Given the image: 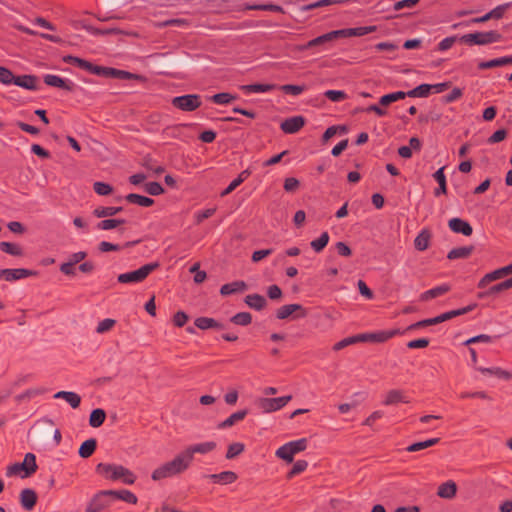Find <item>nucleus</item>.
<instances>
[{
    "label": "nucleus",
    "instance_id": "6e6552de",
    "mask_svg": "<svg viewBox=\"0 0 512 512\" xmlns=\"http://www.w3.org/2000/svg\"><path fill=\"white\" fill-rule=\"evenodd\" d=\"M215 448H216V443L214 441H207V442L190 445L184 451H182L181 454L184 457L185 461L187 462L188 466L190 467V465L194 459V454H196V453L207 454V453L213 451Z\"/></svg>",
    "mask_w": 512,
    "mask_h": 512
},
{
    "label": "nucleus",
    "instance_id": "a211bd4d",
    "mask_svg": "<svg viewBox=\"0 0 512 512\" xmlns=\"http://www.w3.org/2000/svg\"><path fill=\"white\" fill-rule=\"evenodd\" d=\"M20 503L25 510L31 511L37 503L36 492L31 488L23 489L20 493Z\"/></svg>",
    "mask_w": 512,
    "mask_h": 512
},
{
    "label": "nucleus",
    "instance_id": "4be33fe9",
    "mask_svg": "<svg viewBox=\"0 0 512 512\" xmlns=\"http://www.w3.org/2000/svg\"><path fill=\"white\" fill-rule=\"evenodd\" d=\"M476 306H477V304L474 303V304L468 305V306L460 308V309L451 310V311L442 313V314H440V315L435 317L436 318V322H437V324H439V323H442L444 321L453 319V318H455L457 316L464 315V314L472 311Z\"/></svg>",
    "mask_w": 512,
    "mask_h": 512
},
{
    "label": "nucleus",
    "instance_id": "3c124183",
    "mask_svg": "<svg viewBox=\"0 0 512 512\" xmlns=\"http://www.w3.org/2000/svg\"><path fill=\"white\" fill-rule=\"evenodd\" d=\"M245 449V446L243 443L235 442L228 446L227 452H226V458L231 460L239 456Z\"/></svg>",
    "mask_w": 512,
    "mask_h": 512
},
{
    "label": "nucleus",
    "instance_id": "09e8293b",
    "mask_svg": "<svg viewBox=\"0 0 512 512\" xmlns=\"http://www.w3.org/2000/svg\"><path fill=\"white\" fill-rule=\"evenodd\" d=\"M210 99L215 104L224 105V104H229L233 100L237 99V96L232 95L227 92H221V93L214 94L213 96H211Z\"/></svg>",
    "mask_w": 512,
    "mask_h": 512
},
{
    "label": "nucleus",
    "instance_id": "79ce46f5",
    "mask_svg": "<svg viewBox=\"0 0 512 512\" xmlns=\"http://www.w3.org/2000/svg\"><path fill=\"white\" fill-rule=\"evenodd\" d=\"M405 97H406V92H403V91L389 93V94L383 95L380 98L379 104L382 106H387L395 101L402 100Z\"/></svg>",
    "mask_w": 512,
    "mask_h": 512
},
{
    "label": "nucleus",
    "instance_id": "bb28decb",
    "mask_svg": "<svg viewBox=\"0 0 512 512\" xmlns=\"http://www.w3.org/2000/svg\"><path fill=\"white\" fill-rule=\"evenodd\" d=\"M457 492V485L454 481L449 480L445 483H442L438 487L437 495L444 499H452L455 497Z\"/></svg>",
    "mask_w": 512,
    "mask_h": 512
},
{
    "label": "nucleus",
    "instance_id": "412c9836",
    "mask_svg": "<svg viewBox=\"0 0 512 512\" xmlns=\"http://www.w3.org/2000/svg\"><path fill=\"white\" fill-rule=\"evenodd\" d=\"M337 38H339L338 32H337V30H334V31L328 32L326 34H323L321 36H318V37L308 41L305 45H303L301 47V49L306 50V49H310V48H313L316 46L324 45L325 43L330 42Z\"/></svg>",
    "mask_w": 512,
    "mask_h": 512
},
{
    "label": "nucleus",
    "instance_id": "a18cd8bd",
    "mask_svg": "<svg viewBox=\"0 0 512 512\" xmlns=\"http://www.w3.org/2000/svg\"><path fill=\"white\" fill-rule=\"evenodd\" d=\"M230 321L235 325L247 326L252 322V315L249 312H239L232 316Z\"/></svg>",
    "mask_w": 512,
    "mask_h": 512
},
{
    "label": "nucleus",
    "instance_id": "f704fd0d",
    "mask_svg": "<svg viewBox=\"0 0 512 512\" xmlns=\"http://www.w3.org/2000/svg\"><path fill=\"white\" fill-rule=\"evenodd\" d=\"M106 419V412L101 408L92 410L89 416V425L93 428L100 427Z\"/></svg>",
    "mask_w": 512,
    "mask_h": 512
},
{
    "label": "nucleus",
    "instance_id": "e433bc0d",
    "mask_svg": "<svg viewBox=\"0 0 512 512\" xmlns=\"http://www.w3.org/2000/svg\"><path fill=\"white\" fill-rule=\"evenodd\" d=\"M431 234L428 230H422L414 240V246L419 251H424L429 247Z\"/></svg>",
    "mask_w": 512,
    "mask_h": 512
},
{
    "label": "nucleus",
    "instance_id": "a19ab883",
    "mask_svg": "<svg viewBox=\"0 0 512 512\" xmlns=\"http://www.w3.org/2000/svg\"><path fill=\"white\" fill-rule=\"evenodd\" d=\"M130 204H135L141 207H150L154 204V200L147 196L130 193Z\"/></svg>",
    "mask_w": 512,
    "mask_h": 512
},
{
    "label": "nucleus",
    "instance_id": "393cba45",
    "mask_svg": "<svg viewBox=\"0 0 512 512\" xmlns=\"http://www.w3.org/2000/svg\"><path fill=\"white\" fill-rule=\"evenodd\" d=\"M20 465H24V468L22 469L24 471V475H22V478H27L34 474L37 471V464H36V456L29 452L26 453L24 456V460Z\"/></svg>",
    "mask_w": 512,
    "mask_h": 512
},
{
    "label": "nucleus",
    "instance_id": "774afa93",
    "mask_svg": "<svg viewBox=\"0 0 512 512\" xmlns=\"http://www.w3.org/2000/svg\"><path fill=\"white\" fill-rule=\"evenodd\" d=\"M507 137V131L505 129L496 130L488 139L489 144H495L503 141Z\"/></svg>",
    "mask_w": 512,
    "mask_h": 512
},
{
    "label": "nucleus",
    "instance_id": "680f3d73",
    "mask_svg": "<svg viewBox=\"0 0 512 512\" xmlns=\"http://www.w3.org/2000/svg\"><path fill=\"white\" fill-rule=\"evenodd\" d=\"M93 189L98 195L101 196L109 195L113 191V188L110 184L99 181L93 184Z\"/></svg>",
    "mask_w": 512,
    "mask_h": 512
},
{
    "label": "nucleus",
    "instance_id": "9b49d317",
    "mask_svg": "<svg viewBox=\"0 0 512 512\" xmlns=\"http://www.w3.org/2000/svg\"><path fill=\"white\" fill-rule=\"evenodd\" d=\"M37 271L29 270L25 268L16 269H0V278L4 277L6 281H15L29 276L37 275Z\"/></svg>",
    "mask_w": 512,
    "mask_h": 512
},
{
    "label": "nucleus",
    "instance_id": "69168bd1",
    "mask_svg": "<svg viewBox=\"0 0 512 512\" xmlns=\"http://www.w3.org/2000/svg\"><path fill=\"white\" fill-rule=\"evenodd\" d=\"M13 80V73L8 68L0 66V82L5 85H10L13 83Z\"/></svg>",
    "mask_w": 512,
    "mask_h": 512
},
{
    "label": "nucleus",
    "instance_id": "7c9ffc66",
    "mask_svg": "<svg viewBox=\"0 0 512 512\" xmlns=\"http://www.w3.org/2000/svg\"><path fill=\"white\" fill-rule=\"evenodd\" d=\"M97 448V440L95 438H90L85 440L79 447L78 454L81 458H89L93 455Z\"/></svg>",
    "mask_w": 512,
    "mask_h": 512
},
{
    "label": "nucleus",
    "instance_id": "f8f14e48",
    "mask_svg": "<svg viewBox=\"0 0 512 512\" xmlns=\"http://www.w3.org/2000/svg\"><path fill=\"white\" fill-rule=\"evenodd\" d=\"M43 81L48 86L57 87L68 92H72L75 89V84L72 81L63 79L57 75L47 74L43 77Z\"/></svg>",
    "mask_w": 512,
    "mask_h": 512
},
{
    "label": "nucleus",
    "instance_id": "de8ad7c7",
    "mask_svg": "<svg viewBox=\"0 0 512 512\" xmlns=\"http://www.w3.org/2000/svg\"><path fill=\"white\" fill-rule=\"evenodd\" d=\"M328 242L329 234L328 232H323L319 238L311 241L310 245L315 252L319 253L327 246Z\"/></svg>",
    "mask_w": 512,
    "mask_h": 512
},
{
    "label": "nucleus",
    "instance_id": "5701e85b",
    "mask_svg": "<svg viewBox=\"0 0 512 512\" xmlns=\"http://www.w3.org/2000/svg\"><path fill=\"white\" fill-rule=\"evenodd\" d=\"M245 290H247V284L242 280H238L222 285L220 288V294L222 296H228L235 293L244 292Z\"/></svg>",
    "mask_w": 512,
    "mask_h": 512
},
{
    "label": "nucleus",
    "instance_id": "e2e57ef3",
    "mask_svg": "<svg viewBox=\"0 0 512 512\" xmlns=\"http://www.w3.org/2000/svg\"><path fill=\"white\" fill-rule=\"evenodd\" d=\"M214 324H215V319L209 318V317H198L194 321V325L201 330L210 329V328H212V325H214Z\"/></svg>",
    "mask_w": 512,
    "mask_h": 512
},
{
    "label": "nucleus",
    "instance_id": "49530a36",
    "mask_svg": "<svg viewBox=\"0 0 512 512\" xmlns=\"http://www.w3.org/2000/svg\"><path fill=\"white\" fill-rule=\"evenodd\" d=\"M101 76L106 78H119L126 80L128 79V71L111 67H104V71Z\"/></svg>",
    "mask_w": 512,
    "mask_h": 512
},
{
    "label": "nucleus",
    "instance_id": "dca6fc26",
    "mask_svg": "<svg viewBox=\"0 0 512 512\" xmlns=\"http://www.w3.org/2000/svg\"><path fill=\"white\" fill-rule=\"evenodd\" d=\"M451 290V286L447 283L441 284L434 288H431L420 294L419 299L422 302L429 301L431 299L443 296Z\"/></svg>",
    "mask_w": 512,
    "mask_h": 512
},
{
    "label": "nucleus",
    "instance_id": "0e129e2a",
    "mask_svg": "<svg viewBox=\"0 0 512 512\" xmlns=\"http://www.w3.org/2000/svg\"><path fill=\"white\" fill-rule=\"evenodd\" d=\"M511 6V3H504L502 5H499L492 9L489 13L490 19H500L503 17L504 13L507 9H509Z\"/></svg>",
    "mask_w": 512,
    "mask_h": 512
},
{
    "label": "nucleus",
    "instance_id": "7ed1b4c3",
    "mask_svg": "<svg viewBox=\"0 0 512 512\" xmlns=\"http://www.w3.org/2000/svg\"><path fill=\"white\" fill-rule=\"evenodd\" d=\"M95 471L106 480L128 484V468L115 463H99Z\"/></svg>",
    "mask_w": 512,
    "mask_h": 512
},
{
    "label": "nucleus",
    "instance_id": "c85d7f7f",
    "mask_svg": "<svg viewBox=\"0 0 512 512\" xmlns=\"http://www.w3.org/2000/svg\"><path fill=\"white\" fill-rule=\"evenodd\" d=\"M248 414V410L243 409L231 414L227 419L218 424L219 429H226L239 421H242Z\"/></svg>",
    "mask_w": 512,
    "mask_h": 512
},
{
    "label": "nucleus",
    "instance_id": "338daca9",
    "mask_svg": "<svg viewBox=\"0 0 512 512\" xmlns=\"http://www.w3.org/2000/svg\"><path fill=\"white\" fill-rule=\"evenodd\" d=\"M457 40H459V38H457V36L446 37L439 42V44L437 46V50L438 51H446V50L450 49Z\"/></svg>",
    "mask_w": 512,
    "mask_h": 512
},
{
    "label": "nucleus",
    "instance_id": "0eeeda50",
    "mask_svg": "<svg viewBox=\"0 0 512 512\" xmlns=\"http://www.w3.org/2000/svg\"><path fill=\"white\" fill-rule=\"evenodd\" d=\"M308 315V311L301 304H287L283 305L276 311V317L279 320H284L289 317L293 319L305 318Z\"/></svg>",
    "mask_w": 512,
    "mask_h": 512
},
{
    "label": "nucleus",
    "instance_id": "f03ea898",
    "mask_svg": "<svg viewBox=\"0 0 512 512\" xmlns=\"http://www.w3.org/2000/svg\"><path fill=\"white\" fill-rule=\"evenodd\" d=\"M189 468L187 462L181 453L176 455L173 460L166 462L156 468L151 475L154 481H159L165 478L178 475Z\"/></svg>",
    "mask_w": 512,
    "mask_h": 512
},
{
    "label": "nucleus",
    "instance_id": "13d9d810",
    "mask_svg": "<svg viewBox=\"0 0 512 512\" xmlns=\"http://www.w3.org/2000/svg\"><path fill=\"white\" fill-rule=\"evenodd\" d=\"M46 392L45 388H33V389H27L25 392L19 394L16 396V400L18 402L23 401L25 399H30L34 396L43 394Z\"/></svg>",
    "mask_w": 512,
    "mask_h": 512
},
{
    "label": "nucleus",
    "instance_id": "4468645a",
    "mask_svg": "<svg viewBox=\"0 0 512 512\" xmlns=\"http://www.w3.org/2000/svg\"><path fill=\"white\" fill-rule=\"evenodd\" d=\"M449 228L458 234H462L464 236H470L473 233V228L469 222L461 219V218H452L448 222Z\"/></svg>",
    "mask_w": 512,
    "mask_h": 512
},
{
    "label": "nucleus",
    "instance_id": "8fccbe9b",
    "mask_svg": "<svg viewBox=\"0 0 512 512\" xmlns=\"http://www.w3.org/2000/svg\"><path fill=\"white\" fill-rule=\"evenodd\" d=\"M0 250L13 256H22L23 254L22 249L17 244L10 242H0Z\"/></svg>",
    "mask_w": 512,
    "mask_h": 512
},
{
    "label": "nucleus",
    "instance_id": "bf43d9fd",
    "mask_svg": "<svg viewBox=\"0 0 512 512\" xmlns=\"http://www.w3.org/2000/svg\"><path fill=\"white\" fill-rule=\"evenodd\" d=\"M116 324V320L111 318H106L102 321H100L96 327V333L98 334H104L108 331H110L114 325Z\"/></svg>",
    "mask_w": 512,
    "mask_h": 512
},
{
    "label": "nucleus",
    "instance_id": "b1692460",
    "mask_svg": "<svg viewBox=\"0 0 512 512\" xmlns=\"http://www.w3.org/2000/svg\"><path fill=\"white\" fill-rule=\"evenodd\" d=\"M244 302L246 305H248L250 308L261 311L263 310L267 305V300L264 296L260 294H249L244 298Z\"/></svg>",
    "mask_w": 512,
    "mask_h": 512
},
{
    "label": "nucleus",
    "instance_id": "4d7b16f0",
    "mask_svg": "<svg viewBox=\"0 0 512 512\" xmlns=\"http://www.w3.org/2000/svg\"><path fill=\"white\" fill-rule=\"evenodd\" d=\"M306 87L304 85H293V84H285L280 87V90L285 94H290L293 96L300 95Z\"/></svg>",
    "mask_w": 512,
    "mask_h": 512
},
{
    "label": "nucleus",
    "instance_id": "c03bdc74",
    "mask_svg": "<svg viewBox=\"0 0 512 512\" xmlns=\"http://www.w3.org/2000/svg\"><path fill=\"white\" fill-rule=\"evenodd\" d=\"M440 441L439 438H431L425 441L416 442L407 447L408 452H416L437 444Z\"/></svg>",
    "mask_w": 512,
    "mask_h": 512
},
{
    "label": "nucleus",
    "instance_id": "39448f33",
    "mask_svg": "<svg viewBox=\"0 0 512 512\" xmlns=\"http://www.w3.org/2000/svg\"><path fill=\"white\" fill-rule=\"evenodd\" d=\"M307 439L301 438L295 441H290L276 450V456L285 460L288 463L293 462L294 455L304 451L307 448Z\"/></svg>",
    "mask_w": 512,
    "mask_h": 512
},
{
    "label": "nucleus",
    "instance_id": "603ef678",
    "mask_svg": "<svg viewBox=\"0 0 512 512\" xmlns=\"http://www.w3.org/2000/svg\"><path fill=\"white\" fill-rule=\"evenodd\" d=\"M124 223L125 220L123 219H105L97 224V228L100 230H111Z\"/></svg>",
    "mask_w": 512,
    "mask_h": 512
},
{
    "label": "nucleus",
    "instance_id": "1a4fd4ad",
    "mask_svg": "<svg viewBox=\"0 0 512 512\" xmlns=\"http://www.w3.org/2000/svg\"><path fill=\"white\" fill-rule=\"evenodd\" d=\"M399 329L382 330L372 333H362L360 335V342L384 343L394 337L395 335L402 334Z\"/></svg>",
    "mask_w": 512,
    "mask_h": 512
},
{
    "label": "nucleus",
    "instance_id": "c9c22d12",
    "mask_svg": "<svg viewBox=\"0 0 512 512\" xmlns=\"http://www.w3.org/2000/svg\"><path fill=\"white\" fill-rule=\"evenodd\" d=\"M503 278L501 269H496L492 272L485 274L478 282L477 287L479 289L486 288L491 282Z\"/></svg>",
    "mask_w": 512,
    "mask_h": 512
},
{
    "label": "nucleus",
    "instance_id": "f3484780",
    "mask_svg": "<svg viewBox=\"0 0 512 512\" xmlns=\"http://www.w3.org/2000/svg\"><path fill=\"white\" fill-rule=\"evenodd\" d=\"M38 77L35 75L25 74L20 76H14L12 84L22 87L27 90L35 91L37 87Z\"/></svg>",
    "mask_w": 512,
    "mask_h": 512
},
{
    "label": "nucleus",
    "instance_id": "72a5a7b5",
    "mask_svg": "<svg viewBox=\"0 0 512 512\" xmlns=\"http://www.w3.org/2000/svg\"><path fill=\"white\" fill-rule=\"evenodd\" d=\"M83 27L86 31H88L89 33H91L92 35H95V36H106V35H111V34L125 33L123 30H121L117 27H114V26H111L108 28H96V27H93L92 25H84Z\"/></svg>",
    "mask_w": 512,
    "mask_h": 512
},
{
    "label": "nucleus",
    "instance_id": "ea45409f",
    "mask_svg": "<svg viewBox=\"0 0 512 512\" xmlns=\"http://www.w3.org/2000/svg\"><path fill=\"white\" fill-rule=\"evenodd\" d=\"M431 91H432L431 84H420L419 86L415 87L414 89L406 92V96L424 98V97H427Z\"/></svg>",
    "mask_w": 512,
    "mask_h": 512
},
{
    "label": "nucleus",
    "instance_id": "5fc2aeb1",
    "mask_svg": "<svg viewBox=\"0 0 512 512\" xmlns=\"http://www.w3.org/2000/svg\"><path fill=\"white\" fill-rule=\"evenodd\" d=\"M80 68L98 76H101L104 71V66L95 65L85 59H83Z\"/></svg>",
    "mask_w": 512,
    "mask_h": 512
},
{
    "label": "nucleus",
    "instance_id": "864d4df0",
    "mask_svg": "<svg viewBox=\"0 0 512 512\" xmlns=\"http://www.w3.org/2000/svg\"><path fill=\"white\" fill-rule=\"evenodd\" d=\"M144 192L152 196H158L164 193V188L158 182H148L143 186Z\"/></svg>",
    "mask_w": 512,
    "mask_h": 512
},
{
    "label": "nucleus",
    "instance_id": "4c0bfd02",
    "mask_svg": "<svg viewBox=\"0 0 512 512\" xmlns=\"http://www.w3.org/2000/svg\"><path fill=\"white\" fill-rule=\"evenodd\" d=\"M478 371H480L482 374H488L493 375L501 379L509 380L511 379L512 375L510 372L505 371L499 367H492V368H484V367H477Z\"/></svg>",
    "mask_w": 512,
    "mask_h": 512
},
{
    "label": "nucleus",
    "instance_id": "6e6d98bb",
    "mask_svg": "<svg viewBox=\"0 0 512 512\" xmlns=\"http://www.w3.org/2000/svg\"><path fill=\"white\" fill-rule=\"evenodd\" d=\"M307 466H308L307 461H305V460H297L294 463L292 469L288 472L287 478L288 479H292L294 476H296V475L302 473L303 471H305Z\"/></svg>",
    "mask_w": 512,
    "mask_h": 512
},
{
    "label": "nucleus",
    "instance_id": "58836bf2",
    "mask_svg": "<svg viewBox=\"0 0 512 512\" xmlns=\"http://www.w3.org/2000/svg\"><path fill=\"white\" fill-rule=\"evenodd\" d=\"M122 210H123L122 207H116V206L103 207V206H100V207H97V208L94 209L93 214L97 218H104V217L114 216V215H116L117 213H119Z\"/></svg>",
    "mask_w": 512,
    "mask_h": 512
},
{
    "label": "nucleus",
    "instance_id": "6ab92c4d",
    "mask_svg": "<svg viewBox=\"0 0 512 512\" xmlns=\"http://www.w3.org/2000/svg\"><path fill=\"white\" fill-rule=\"evenodd\" d=\"M409 403L410 400L405 395V392L400 389H392L386 393L383 404L386 406L395 405L398 403Z\"/></svg>",
    "mask_w": 512,
    "mask_h": 512
},
{
    "label": "nucleus",
    "instance_id": "aec40b11",
    "mask_svg": "<svg viewBox=\"0 0 512 512\" xmlns=\"http://www.w3.org/2000/svg\"><path fill=\"white\" fill-rule=\"evenodd\" d=\"M158 267V263H148L139 269L130 272V283H138L143 281L152 271Z\"/></svg>",
    "mask_w": 512,
    "mask_h": 512
},
{
    "label": "nucleus",
    "instance_id": "f257e3e1",
    "mask_svg": "<svg viewBox=\"0 0 512 512\" xmlns=\"http://www.w3.org/2000/svg\"><path fill=\"white\" fill-rule=\"evenodd\" d=\"M116 500L128 502V490H102L98 492L91 499L86 512H100Z\"/></svg>",
    "mask_w": 512,
    "mask_h": 512
},
{
    "label": "nucleus",
    "instance_id": "052dcab7",
    "mask_svg": "<svg viewBox=\"0 0 512 512\" xmlns=\"http://www.w3.org/2000/svg\"><path fill=\"white\" fill-rule=\"evenodd\" d=\"M324 96L332 102H341L347 98L346 93L341 90H327Z\"/></svg>",
    "mask_w": 512,
    "mask_h": 512
},
{
    "label": "nucleus",
    "instance_id": "473e14b6",
    "mask_svg": "<svg viewBox=\"0 0 512 512\" xmlns=\"http://www.w3.org/2000/svg\"><path fill=\"white\" fill-rule=\"evenodd\" d=\"M251 171L249 169L243 170L237 178H235L222 192L221 196L224 197L233 192L239 185H241L249 176Z\"/></svg>",
    "mask_w": 512,
    "mask_h": 512
},
{
    "label": "nucleus",
    "instance_id": "a878e982",
    "mask_svg": "<svg viewBox=\"0 0 512 512\" xmlns=\"http://www.w3.org/2000/svg\"><path fill=\"white\" fill-rule=\"evenodd\" d=\"M375 28L372 26H364V27H356V28H346L337 30L338 37H354V36H364L372 31Z\"/></svg>",
    "mask_w": 512,
    "mask_h": 512
},
{
    "label": "nucleus",
    "instance_id": "20e7f679",
    "mask_svg": "<svg viewBox=\"0 0 512 512\" xmlns=\"http://www.w3.org/2000/svg\"><path fill=\"white\" fill-rule=\"evenodd\" d=\"M501 34L495 30L485 32H474L459 37V41L466 45H488L500 41Z\"/></svg>",
    "mask_w": 512,
    "mask_h": 512
},
{
    "label": "nucleus",
    "instance_id": "cd10ccee",
    "mask_svg": "<svg viewBox=\"0 0 512 512\" xmlns=\"http://www.w3.org/2000/svg\"><path fill=\"white\" fill-rule=\"evenodd\" d=\"M473 251L474 246L472 245L453 248L448 252L447 258L449 260L467 259L468 257H470Z\"/></svg>",
    "mask_w": 512,
    "mask_h": 512
},
{
    "label": "nucleus",
    "instance_id": "ddd939ff",
    "mask_svg": "<svg viewBox=\"0 0 512 512\" xmlns=\"http://www.w3.org/2000/svg\"><path fill=\"white\" fill-rule=\"evenodd\" d=\"M305 124V119L302 116H293L285 119L280 128L283 132L287 134L297 133Z\"/></svg>",
    "mask_w": 512,
    "mask_h": 512
},
{
    "label": "nucleus",
    "instance_id": "c756f323",
    "mask_svg": "<svg viewBox=\"0 0 512 512\" xmlns=\"http://www.w3.org/2000/svg\"><path fill=\"white\" fill-rule=\"evenodd\" d=\"M276 88H277V86L274 84H261V83H255V84L241 86V90L244 91L246 94L265 93V92L272 91Z\"/></svg>",
    "mask_w": 512,
    "mask_h": 512
},
{
    "label": "nucleus",
    "instance_id": "423d86ee",
    "mask_svg": "<svg viewBox=\"0 0 512 512\" xmlns=\"http://www.w3.org/2000/svg\"><path fill=\"white\" fill-rule=\"evenodd\" d=\"M171 103L179 110L191 112L201 106V97L197 94H186L174 97Z\"/></svg>",
    "mask_w": 512,
    "mask_h": 512
},
{
    "label": "nucleus",
    "instance_id": "2f4dec72",
    "mask_svg": "<svg viewBox=\"0 0 512 512\" xmlns=\"http://www.w3.org/2000/svg\"><path fill=\"white\" fill-rule=\"evenodd\" d=\"M445 167L439 168L434 174L433 178L437 181L438 187L434 190L435 196L447 193L446 176L444 174Z\"/></svg>",
    "mask_w": 512,
    "mask_h": 512
},
{
    "label": "nucleus",
    "instance_id": "9d476101",
    "mask_svg": "<svg viewBox=\"0 0 512 512\" xmlns=\"http://www.w3.org/2000/svg\"><path fill=\"white\" fill-rule=\"evenodd\" d=\"M291 395L277 398H261L258 401V407L265 413L274 412L283 408L290 400Z\"/></svg>",
    "mask_w": 512,
    "mask_h": 512
},
{
    "label": "nucleus",
    "instance_id": "37998d69",
    "mask_svg": "<svg viewBox=\"0 0 512 512\" xmlns=\"http://www.w3.org/2000/svg\"><path fill=\"white\" fill-rule=\"evenodd\" d=\"M505 65H508L507 56L492 59L489 61L480 62L478 64V68L480 70H485V69H490V68L500 67V66H505Z\"/></svg>",
    "mask_w": 512,
    "mask_h": 512
},
{
    "label": "nucleus",
    "instance_id": "2eb2a0df",
    "mask_svg": "<svg viewBox=\"0 0 512 512\" xmlns=\"http://www.w3.org/2000/svg\"><path fill=\"white\" fill-rule=\"evenodd\" d=\"M215 484L228 485L234 483L238 476L233 471H223L217 474H208L204 476Z\"/></svg>",
    "mask_w": 512,
    "mask_h": 512
}]
</instances>
